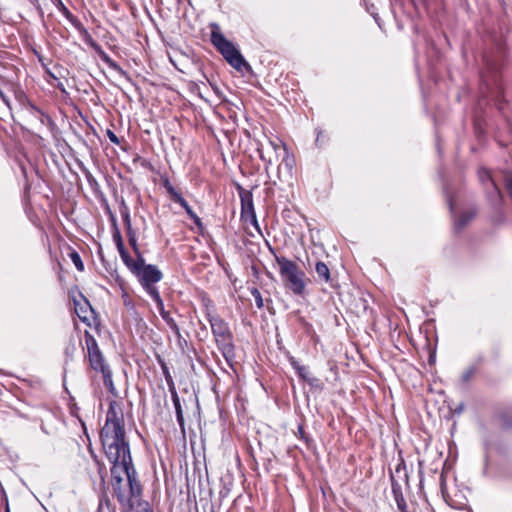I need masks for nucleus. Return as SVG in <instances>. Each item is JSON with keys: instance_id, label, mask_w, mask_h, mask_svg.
Listing matches in <instances>:
<instances>
[{"instance_id": "nucleus-21", "label": "nucleus", "mask_w": 512, "mask_h": 512, "mask_svg": "<svg viewBox=\"0 0 512 512\" xmlns=\"http://www.w3.org/2000/svg\"><path fill=\"white\" fill-rule=\"evenodd\" d=\"M315 271L318 275V278L320 280H324L325 282H329L330 280V271H329V268L328 266L322 262V261H318L315 265Z\"/></svg>"}, {"instance_id": "nucleus-24", "label": "nucleus", "mask_w": 512, "mask_h": 512, "mask_svg": "<svg viewBox=\"0 0 512 512\" xmlns=\"http://www.w3.org/2000/svg\"><path fill=\"white\" fill-rule=\"evenodd\" d=\"M111 220H112V222L114 223V226H115V231L113 233V240H114V242H115V244L117 246L118 252L121 253V251H125L126 248L124 246V243H123L120 231L118 230V228L116 226V219H115V217L113 215H111Z\"/></svg>"}, {"instance_id": "nucleus-10", "label": "nucleus", "mask_w": 512, "mask_h": 512, "mask_svg": "<svg viewBox=\"0 0 512 512\" xmlns=\"http://www.w3.org/2000/svg\"><path fill=\"white\" fill-rule=\"evenodd\" d=\"M237 191L241 201V217L244 219H250L251 223L257 227V217L254 209L252 192L244 189L240 185H237Z\"/></svg>"}, {"instance_id": "nucleus-7", "label": "nucleus", "mask_w": 512, "mask_h": 512, "mask_svg": "<svg viewBox=\"0 0 512 512\" xmlns=\"http://www.w3.org/2000/svg\"><path fill=\"white\" fill-rule=\"evenodd\" d=\"M75 29L83 36L84 41L94 49L100 59L108 65V67L114 71H116L120 76L124 77L128 81H131L129 74L123 70L117 62H115L103 49L102 47L94 41L88 30L83 26V24L78 21L73 25Z\"/></svg>"}, {"instance_id": "nucleus-36", "label": "nucleus", "mask_w": 512, "mask_h": 512, "mask_svg": "<svg viewBox=\"0 0 512 512\" xmlns=\"http://www.w3.org/2000/svg\"><path fill=\"white\" fill-rule=\"evenodd\" d=\"M128 241H129V244L131 245V247L133 248L134 252L137 255H139L140 252H139V248H138V245H137V238L136 237H129Z\"/></svg>"}, {"instance_id": "nucleus-27", "label": "nucleus", "mask_w": 512, "mask_h": 512, "mask_svg": "<svg viewBox=\"0 0 512 512\" xmlns=\"http://www.w3.org/2000/svg\"><path fill=\"white\" fill-rule=\"evenodd\" d=\"M120 214L123 219V223L126 226L131 225L130 210L124 200L120 203Z\"/></svg>"}, {"instance_id": "nucleus-23", "label": "nucleus", "mask_w": 512, "mask_h": 512, "mask_svg": "<svg viewBox=\"0 0 512 512\" xmlns=\"http://www.w3.org/2000/svg\"><path fill=\"white\" fill-rule=\"evenodd\" d=\"M123 512H153V510L147 501L141 499L133 504L131 508H126Z\"/></svg>"}, {"instance_id": "nucleus-22", "label": "nucleus", "mask_w": 512, "mask_h": 512, "mask_svg": "<svg viewBox=\"0 0 512 512\" xmlns=\"http://www.w3.org/2000/svg\"><path fill=\"white\" fill-rule=\"evenodd\" d=\"M296 435H299V438L305 443L307 449L311 451H314L316 449L315 441L311 436L305 433L302 425L298 426V433Z\"/></svg>"}, {"instance_id": "nucleus-18", "label": "nucleus", "mask_w": 512, "mask_h": 512, "mask_svg": "<svg viewBox=\"0 0 512 512\" xmlns=\"http://www.w3.org/2000/svg\"><path fill=\"white\" fill-rule=\"evenodd\" d=\"M52 3L56 6V8L63 14V16L72 24L74 25L79 20L77 17H75L68 8L64 5L62 0H51Z\"/></svg>"}, {"instance_id": "nucleus-2", "label": "nucleus", "mask_w": 512, "mask_h": 512, "mask_svg": "<svg viewBox=\"0 0 512 512\" xmlns=\"http://www.w3.org/2000/svg\"><path fill=\"white\" fill-rule=\"evenodd\" d=\"M206 316L218 349L227 362L232 361L235 358V346L233 334L228 324L221 317L213 315L209 311H207Z\"/></svg>"}, {"instance_id": "nucleus-16", "label": "nucleus", "mask_w": 512, "mask_h": 512, "mask_svg": "<svg viewBox=\"0 0 512 512\" xmlns=\"http://www.w3.org/2000/svg\"><path fill=\"white\" fill-rule=\"evenodd\" d=\"M121 256L122 261L125 263V265L130 269L132 273H134L136 270H138V266L142 265L144 263V258L141 256V254L138 255L137 260H133L127 250L121 251L119 253Z\"/></svg>"}, {"instance_id": "nucleus-32", "label": "nucleus", "mask_w": 512, "mask_h": 512, "mask_svg": "<svg viewBox=\"0 0 512 512\" xmlns=\"http://www.w3.org/2000/svg\"><path fill=\"white\" fill-rule=\"evenodd\" d=\"M163 187L166 189L170 198L173 197L178 191L173 187L168 178L163 179Z\"/></svg>"}, {"instance_id": "nucleus-8", "label": "nucleus", "mask_w": 512, "mask_h": 512, "mask_svg": "<svg viewBox=\"0 0 512 512\" xmlns=\"http://www.w3.org/2000/svg\"><path fill=\"white\" fill-rule=\"evenodd\" d=\"M139 280L144 290L151 296L154 297V292L159 293L157 287L154 284L161 281L163 274L152 264H145V262L138 266V270L133 273Z\"/></svg>"}, {"instance_id": "nucleus-48", "label": "nucleus", "mask_w": 512, "mask_h": 512, "mask_svg": "<svg viewBox=\"0 0 512 512\" xmlns=\"http://www.w3.org/2000/svg\"><path fill=\"white\" fill-rule=\"evenodd\" d=\"M76 413H77V410H74V409H72V410H71V414H72L73 416H76Z\"/></svg>"}, {"instance_id": "nucleus-33", "label": "nucleus", "mask_w": 512, "mask_h": 512, "mask_svg": "<svg viewBox=\"0 0 512 512\" xmlns=\"http://www.w3.org/2000/svg\"><path fill=\"white\" fill-rule=\"evenodd\" d=\"M161 367H162L163 374L165 375V379H166L169 387L170 386H174L173 381H172V377H171V375L169 373V370H168V368H167V366H166V364L164 362L161 363Z\"/></svg>"}, {"instance_id": "nucleus-4", "label": "nucleus", "mask_w": 512, "mask_h": 512, "mask_svg": "<svg viewBox=\"0 0 512 512\" xmlns=\"http://www.w3.org/2000/svg\"><path fill=\"white\" fill-rule=\"evenodd\" d=\"M213 26L215 29L211 32V42L222 54L224 59L237 71H241L243 67L249 69L250 65L246 62L235 45L225 38L216 24Z\"/></svg>"}, {"instance_id": "nucleus-12", "label": "nucleus", "mask_w": 512, "mask_h": 512, "mask_svg": "<svg viewBox=\"0 0 512 512\" xmlns=\"http://www.w3.org/2000/svg\"><path fill=\"white\" fill-rule=\"evenodd\" d=\"M169 391L171 393L172 402H173V405L175 408L177 422L181 428L182 433L184 434L185 433V421H184L183 410H182L180 398H179L178 393L174 386H170Z\"/></svg>"}, {"instance_id": "nucleus-26", "label": "nucleus", "mask_w": 512, "mask_h": 512, "mask_svg": "<svg viewBox=\"0 0 512 512\" xmlns=\"http://www.w3.org/2000/svg\"><path fill=\"white\" fill-rule=\"evenodd\" d=\"M478 177H479V180L481 181V183L486 187V186H491L492 183H495L492 176H491V173L489 170L485 169V168H480L478 170Z\"/></svg>"}, {"instance_id": "nucleus-6", "label": "nucleus", "mask_w": 512, "mask_h": 512, "mask_svg": "<svg viewBox=\"0 0 512 512\" xmlns=\"http://www.w3.org/2000/svg\"><path fill=\"white\" fill-rule=\"evenodd\" d=\"M112 484L114 496L117 498L121 510L131 508L133 504L142 499V486L140 482H109Z\"/></svg>"}, {"instance_id": "nucleus-31", "label": "nucleus", "mask_w": 512, "mask_h": 512, "mask_svg": "<svg viewBox=\"0 0 512 512\" xmlns=\"http://www.w3.org/2000/svg\"><path fill=\"white\" fill-rule=\"evenodd\" d=\"M311 387L313 388H316V389H322L323 388V383L321 382V380L317 377H314V376H309L306 380H305Z\"/></svg>"}, {"instance_id": "nucleus-30", "label": "nucleus", "mask_w": 512, "mask_h": 512, "mask_svg": "<svg viewBox=\"0 0 512 512\" xmlns=\"http://www.w3.org/2000/svg\"><path fill=\"white\" fill-rule=\"evenodd\" d=\"M251 295L253 296V298L255 300L257 308H259V309L263 308L264 303H263V298H262L260 291L254 287L251 289Z\"/></svg>"}, {"instance_id": "nucleus-13", "label": "nucleus", "mask_w": 512, "mask_h": 512, "mask_svg": "<svg viewBox=\"0 0 512 512\" xmlns=\"http://www.w3.org/2000/svg\"><path fill=\"white\" fill-rule=\"evenodd\" d=\"M392 493L400 512H408L407 503L403 494V486L399 482H392Z\"/></svg>"}, {"instance_id": "nucleus-3", "label": "nucleus", "mask_w": 512, "mask_h": 512, "mask_svg": "<svg viewBox=\"0 0 512 512\" xmlns=\"http://www.w3.org/2000/svg\"><path fill=\"white\" fill-rule=\"evenodd\" d=\"M270 251L275 256V261L279 266L280 275L285 283V286L290 289L295 295H302L305 291V273L298 267V265L284 256L275 254L274 249L270 247Z\"/></svg>"}, {"instance_id": "nucleus-37", "label": "nucleus", "mask_w": 512, "mask_h": 512, "mask_svg": "<svg viewBox=\"0 0 512 512\" xmlns=\"http://www.w3.org/2000/svg\"><path fill=\"white\" fill-rule=\"evenodd\" d=\"M0 99L7 107H9V108L11 107V102H10L9 98L4 94V92L1 89H0Z\"/></svg>"}, {"instance_id": "nucleus-25", "label": "nucleus", "mask_w": 512, "mask_h": 512, "mask_svg": "<svg viewBox=\"0 0 512 512\" xmlns=\"http://www.w3.org/2000/svg\"><path fill=\"white\" fill-rule=\"evenodd\" d=\"M408 480V475L406 472V466L403 462L399 463L396 468L395 472L391 474V480Z\"/></svg>"}, {"instance_id": "nucleus-50", "label": "nucleus", "mask_w": 512, "mask_h": 512, "mask_svg": "<svg viewBox=\"0 0 512 512\" xmlns=\"http://www.w3.org/2000/svg\"><path fill=\"white\" fill-rule=\"evenodd\" d=\"M408 483H409L408 481H405V483H404L406 488L408 487Z\"/></svg>"}, {"instance_id": "nucleus-5", "label": "nucleus", "mask_w": 512, "mask_h": 512, "mask_svg": "<svg viewBox=\"0 0 512 512\" xmlns=\"http://www.w3.org/2000/svg\"><path fill=\"white\" fill-rule=\"evenodd\" d=\"M442 496L452 508L464 510L468 504L471 489L465 482H440Z\"/></svg>"}, {"instance_id": "nucleus-47", "label": "nucleus", "mask_w": 512, "mask_h": 512, "mask_svg": "<svg viewBox=\"0 0 512 512\" xmlns=\"http://www.w3.org/2000/svg\"><path fill=\"white\" fill-rule=\"evenodd\" d=\"M76 413H77V410H74V409H72V410H71V414H72L73 416H76Z\"/></svg>"}, {"instance_id": "nucleus-15", "label": "nucleus", "mask_w": 512, "mask_h": 512, "mask_svg": "<svg viewBox=\"0 0 512 512\" xmlns=\"http://www.w3.org/2000/svg\"><path fill=\"white\" fill-rule=\"evenodd\" d=\"M485 189L489 202L495 207L499 206L502 203L503 196L497 184L492 183L491 186H486Z\"/></svg>"}, {"instance_id": "nucleus-19", "label": "nucleus", "mask_w": 512, "mask_h": 512, "mask_svg": "<svg viewBox=\"0 0 512 512\" xmlns=\"http://www.w3.org/2000/svg\"><path fill=\"white\" fill-rule=\"evenodd\" d=\"M289 361L299 378L305 381L311 375L308 367L300 365L294 357H290Z\"/></svg>"}, {"instance_id": "nucleus-49", "label": "nucleus", "mask_w": 512, "mask_h": 512, "mask_svg": "<svg viewBox=\"0 0 512 512\" xmlns=\"http://www.w3.org/2000/svg\"><path fill=\"white\" fill-rule=\"evenodd\" d=\"M5 512H10V509H9L8 503H6Z\"/></svg>"}, {"instance_id": "nucleus-43", "label": "nucleus", "mask_w": 512, "mask_h": 512, "mask_svg": "<svg viewBox=\"0 0 512 512\" xmlns=\"http://www.w3.org/2000/svg\"><path fill=\"white\" fill-rule=\"evenodd\" d=\"M320 134H321V133H318L317 138H316V144H317V145H318V143L320 142V140H322V137H320Z\"/></svg>"}, {"instance_id": "nucleus-46", "label": "nucleus", "mask_w": 512, "mask_h": 512, "mask_svg": "<svg viewBox=\"0 0 512 512\" xmlns=\"http://www.w3.org/2000/svg\"><path fill=\"white\" fill-rule=\"evenodd\" d=\"M38 11H39L40 16H41V17H43V14H44V13H43V10L39 7V8H38Z\"/></svg>"}, {"instance_id": "nucleus-38", "label": "nucleus", "mask_w": 512, "mask_h": 512, "mask_svg": "<svg viewBox=\"0 0 512 512\" xmlns=\"http://www.w3.org/2000/svg\"><path fill=\"white\" fill-rule=\"evenodd\" d=\"M446 198H447V202H448V205H449V208L451 210V212L454 210V199L452 198V196L446 191Z\"/></svg>"}, {"instance_id": "nucleus-39", "label": "nucleus", "mask_w": 512, "mask_h": 512, "mask_svg": "<svg viewBox=\"0 0 512 512\" xmlns=\"http://www.w3.org/2000/svg\"><path fill=\"white\" fill-rule=\"evenodd\" d=\"M126 230H127V236H128V238H129V237H136V233H135V231L133 230L132 225H130V226H126Z\"/></svg>"}, {"instance_id": "nucleus-1", "label": "nucleus", "mask_w": 512, "mask_h": 512, "mask_svg": "<svg viewBox=\"0 0 512 512\" xmlns=\"http://www.w3.org/2000/svg\"><path fill=\"white\" fill-rule=\"evenodd\" d=\"M100 439L103 450L112 463V480H136V470L126 440L124 413L121 404L116 400L109 403Z\"/></svg>"}, {"instance_id": "nucleus-45", "label": "nucleus", "mask_w": 512, "mask_h": 512, "mask_svg": "<svg viewBox=\"0 0 512 512\" xmlns=\"http://www.w3.org/2000/svg\"><path fill=\"white\" fill-rule=\"evenodd\" d=\"M184 343H185V344H187V341L183 338V339L179 342V344H180V345H184Z\"/></svg>"}, {"instance_id": "nucleus-44", "label": "nucleus", "mask_w": 512, "mask_h": 512, "mask_svg": "<svg viewBox=\"0 0 512 512\" xmlns=\"http://www.w3.org/2000/svg\"><path fill=\"white\" fill-rule=\"evenodd\" d=\"M320 489H321L323 495L325 496L326 495V487L321 486Z\"/></svg>"}, {"instance_id": "nucleus-34", "label": "nucleus", "mask_w": 512, "mask_h": 512, "mask_svg": "<svg viewBox=\"0 0 512 512\" xmlns=\"http://www.w3.org/2000/svg\"><path fill=\"white\" fill-rule=\"evenodd\" d=\"M106 135L113 144H115V145L120 144V140H119L118 136L112 130L107 129Z\"/></svg>"}, {"instance_id": "nucleus-9", "label": "nucleus", "mask_w": 512, "mask_h": 512, "mask_svg": "<svg viewBox=\"0 0 512 512\" xmlns=\"http://www.w3.org/2000/svg\"><path fill=\"white\" fill-rule=\"evenodd\" d=\"M85 345L87 348L88 360L91 368L100 372L108 370L109 367L105 364L104 357L99 349L96 339L88 331H85Z\"/></svg>"}, {"instance_id": "nucleus-35", "label": "nucleus", "mask_w": 512, "mask_h": 512, "mask_svg": "<svg viewBox=\"0 0 512 512\" xmlns=\"http://www.w3.org/2000/svg\"><path fill=\"white\" fill-rule=\"evenodd\" d=\"M505 186L510 198L512 199V173L506 177Z\"/></svg>"}, {"instance_id": "nucleus-41", "label": "nucleus", "mask_w": 512, "mask_h": 512, "mask_svg": "<svg viewBox=\"0 0 512 512\" xmlns=\"http://www.w3.org/2000/svg\"><path fill=\"white\" fill-rule=\"evenodd\" d=\"M195 483H196V482H192L193 486L195 485ZM190 484H191V482H190V481H187V482H186V487H187V491H188V493H190V489L192 488Z\"/></svg>"}, {"instance_id": "nucleus-14", "label": "nucleus", "mask_w": 512, "mask_h": 512, "mask_svg": "<svg viewBox=\"0 0 512 512\" xmlns=\"http://www.w3.org/2000/svg\"><path fill=\"white\" fill-rule=\"evenodd\" d=\"M172 201L179 204L188 214V216L194 220L195 224L200 225L201 220L192 210L188 202L182 197V195L177 192L173 197H171Z\"/></svg>"}, {"instance_id": "nucleus-29", "label": "nucleus", "mask_w": 512, "mask_h": 512, "mask_svg": "<svg viewBox=\"0 0 512 512\" xmlns=\"http://www.w3.org/2000/svg\"><path fill=\"white\" fill-rule=\"evenodd\" d=\"M70 258H71L73 264L75 265V267L77 268V270H79V271L84 270V264H83V261H82L80 255L78 254V252L72 251L70 253Z\"/></svg>"}, {"instance_id": "nucleus-11", "label": "nucleus", "mask_w": 512, "mask_h": 512, "mask_svg": "<svg viewBox=\"0 0 512 512\" xmlns=\"http://www.w3.org/2000/svg\"><path fill=\"white\" fill-rule=\"evenodd\" d=\"M152 299L156 302L157 309H158L162 319L166 322V324L172 330V332L178 339V342H180L183 339L181 332H180V328L177 325L176 321L171 317L170 313L165 310L164 303L160 296V293L154 292V297H152Z\"/></svg>"}, {"instance_id": "nucleus-17", "label": "nucleus", "mask_w": 512, "mask_h": 512, "mask_svg": "<svg viewBox=\"0 0 512 512\" xmlns=\"http://www.w3.org/2000/svg\"><path fill=\"white\" fill-rule=\"evenodd\" d=\"M476 215V210H468L455 219L454 227L457 232L461 231Z\"/></svg>"}, {"instance_id": "nucleus-42", "label": "nucleus", "mask_w": 512, "mask_h": 512, "mask_svg": "<svg viewBox=\"0 0 512 512\" xmlns=\"http://www.w3.org/2000/svg\"><path fill=\"white\" fill-rule=\"evenodd\" d=\"M320 134H321V133H318L317 138H316V144H317V145H318V143L320 142V140H322V137H320Z\"/></svg>"}, {"instance_id": "nucleus-28", "label": "nucleus", "mask_w": 512, "mask_h": 512, "mask_svg": "<svg viewBox=\"0 0 512 512\" xmlns=\"http://www.w3.org/2000/svg\"><path fill=\"white\" fill-rule=\"evenodd\" d=\"M476 371H477V366L476 365L469 366L462 373L461 381L463 383L469 382L471 380V378L475 375Z\"/></svg>"}, {"instance_id": "nucleus-40", "label": "nucleus", "mask_w": 512, "mask_h": 512, "mask_svg": "<svg viewBox=\"0 0 512 512\" xmlns=\"http://www.w3.org/2000/svg\"><path fill=\"white\" fill-rule=\"evenodd\" d=\"M259 157L262 161L266 164V169H268V166L271 165V160H266L265 155L259 150Z\"/></svg>"}, {"instance_id": "nucleus-20", "label": "nucleus", "mask_w": 512, "mask_h": 512, "mask_svg": "<svg viewBox=\"0 0 512 512\" xmlns=\"http://www.w3.org/2000/svg\"><path fill=\"white\" fill-rule=\"evenodd\" d=\"M102 375H103V382H104V385L105 387L109 390V392L117 397L118 396V392L114 386V383H113V379H112V372L110 369L108 370H104V372H101Z\"/></svg>"}]
</instances>
